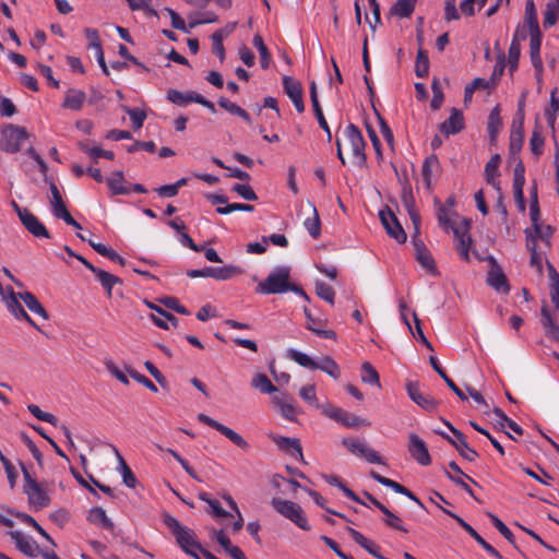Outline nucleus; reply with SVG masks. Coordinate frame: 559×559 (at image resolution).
I'll return each mask as SVG.
<instances>
[{
  "label": "nucleus",
  "mask_w": 559,
  "mask_h": 559,
  "mask_svg": "<svg viewBox=\"0 0 559 559\" xmlns=\"http://www.w3.org/2000/svg\"><path fill=\"white\" fill-rule=\"evenodd\" d=\"M287 292H294L302 296L306 300H309L305 290L300 286L290 282L289 266L275 267L266 278L259 282L255 287V293L263 295L284 294Z\"/></svg>",
  "instance_id": "nucleus-1"
},
{
  "label": "nucleus",
  "mask_w": 559,
  "mask_h": 559,
  "mask_svg": "<svg viewBox=\"0 0 559 559\" xmlns=\"http://www.w3.org/2000/svg\"><path fill=\"white\" fill-rule=\"evenodd\" d=\"M163 522L168 527L170 533L174 535L177 545L187 555L194 559H201L198 551L202 554V545L198 540V536L193 530L183 526L175 516L169 513L163 514Z\"/></svg>",
  "instance_id": "nucleus-2"
},
{
  "label": "nucleus",
  "mask_w": 559,
  "mask_h": 559,
  "mask_svg": "<svg viewBox=\"0 0 559 559\" xmlns=\"http://www.w3.org/2000/svg\"><path fill=\"white\" fill-rule=\"evenodd\" d=\"M271 506L278 514L293 522L300 530H311V525L309 524L302 508L298 503L292 500L273 498L271 500Z\"/></svg>",
  "instance_id": "nucleus-3"
},
{
  "label": "nucleus",
  "mask_w": 559,
  "mask_h": 559,
  "mask_svg": "<svg viewBox=\"0 0 559 559\" xmlns=\"http://www.w3.org/2000/svg\"><path fill=\"white\" fill-rule=\"evenodd\" d=\"M28 138L25 127L10 123L1 131L0 150L9 154L17 153Z\"/></svg>",
  "instance_id": "nucleus-4"
},
{
  "label": "nucleus",
  "mask_w": 559,
  "mask_h": 559,
  "mask_svg": "<svg viewBox=\"0 0 559 559\" xmlns=\"http://www.w3.org/2000/svg\"><path fill=\"white\" fill-rule=\"evenodd\" d=\"M443 423L453 433L454 438L442 431L438 433L452 444L464 460L474 462L478 457V453L469 447L463 432L456 429L450 421L443 419Z\"/></svg>",
  "instance_id": "nucleus-5"
},
{
  "label": "nucleus",
  "mask_w": 559,
  "mask_h": 559,
  "mask_svg": "<svg viewBox=\"0 0 559 559\" xmlns=\"http://www.w3.org/2000/svg\"><path fill=\"white\" fill-rule=\"evenodd\" d=\"M379 218L389 237L395 239L399 243H404L407 235L399 222L396 215L390 207H385L379 212Z\"/></svg>",
  "instance_id": "nucleus-6"
},
{
  "label": "nucleus",
  "mask_w": 559,
  "mask_h": 559,
  "mask_svg": "<svg viewBox=\"0 0 559 559\" xmlns=\"http://www.w3.org/2000/svg\"><path fill=\"white\" fill-rule=\"evenodd\" d=\"M198 420L202 424L210 426L211 428L217 430L219 433L225 436L228 440H230L236 447L240 448L243 451H247L250 445L246 441V439L240 436L238 432L233 430L231 428L218 423L217 420L211 418L210 416L201 413L198 415Z\"/></svg>",
  "instance_id": "nucleus-7"
},
{
  "label": "nucleus",
  "mask_w": 559,
  "mask_h": 559,
  "mask_svg": "<svg viewBox=\"0 0 559 559\" xmlns=\"http://www.w3.org/2000/svg\"><path fill=\"white\" fill-rule=\"evenodd\" d=\"M344 134L349 142L353 155L357 159V165L364 166L367 160V156L365 154L366 141L360 130L355 124L349 123L346 127Z\"/></svg>",
  "instance_id": "nucleus-8"
},
{
  "label": "nucleus",
  "mask_w": 559,
  "mask_h": 559,
  "mask_svg": "<svg viewBox=\"0 0 559 559\" xmlns=\"http://www.w3.org/2000/svg\"><path fill=\"white\" fill-rule=\"evenodd\" d=\"M406 392L408 397L417 404L419 407L427 412H435L439 406V401L431 397L429 394H425L420 390V384L417 381H407L406 382Z\"/></svg>",
  "instance_id": "nucleus-9"
},
{
  "label": "nucleus",
  "mask_w": 559,
  "mask_h": 559,
  "mask_svg": "<svg viewBox=\"0 0 559 559\" xmlns=\"http://www.w3.org/2000/svg\"><path fill=\"white\" fill-rule=\"evenodd\" d=\"M471 228V219L463 218L457 227H453V234L457 240L456 249L461 258L468 262L469 261V247L472 239L468 235Z\"/></svg>",
  "instance_id": "nucleus-10"
},
{
  "label": "nucleus",
  "mask_w": 559,
  "mask_h": 559,
  "mask_svg": "<svg viewBox=\"0 0 559 559\" xmlns=\"http://www.w3.org/2000/svg\"><path fill=\"white\" fill-rule=\"evenodd\" d=\"M488 261L491 266L487 275V284L498 293L508 294L510 292V285L506 274L493 257H489Z\"/></svg>",
  "instance_id": "nucleus-11"
},
{
  "label": "nucleus",
  "mask_w": 559,
  "mask_h": 559,
  "mask_svg": "<svg viewBox=\"0 0 559 559\" xmlns=\"http://www.w3.org/2000/svg\"><path fill=\"white\" fill-rule=\"evenodd\" d=\"M441 510L454 519L456 523L474 539L476 540L489 555L496 557L497 559H502L501 554L493 548L489 543H487L466 521H464L457 514L451 512L450 510L440 507Z\"/></svg>",
  "instance_id": "nucleus-12"
},
{
  "label": "nucleus",
  "mask_w": 559,
  "mask_h": 559,
  "mask_svg": "<svg viewBox=\"0 0 559 559\" xmlns=\"http://www.w3.org/2000/svg\"><path fill=\"white\" fill-rule=\"evenodd\" d=\"M283 87L285 94L293 102L296 110L301 114L305 111V104L302 99V86L301 83L292 76L285 75L283 78Z\"/></svg>",
  "instance_id": "nucleus-13"
},
{
  "label": "nucleus",
  "mask_w": 559,
  "mask_h": 559,
  "mask_svg": "<svg viewBox=\"0 0 559 559\" xmlns=\"http://www.w3.org/2000/svg\"><path fill=\"white\" fill-rule=\"evenodd\" d=\"M269 438L278 447L281 451H284L295 459H304L302 448L299 439L277 436L274 433H270Z\"/></svg>",
  "instance_id": "nucleus-14"
},
{
  "label": "nucleus",
  "mask_w": 559,
  "mask_h": 559,
  "mask_svg": "<svg viewBox=\"0 0 559 559\" xmlns=\"http://www.w3.org/2000/svg\"><path fill=\"white\" fill-rule=\"evenodd\" d=\"M408 451L412 457L423 466L431 464V457L426 443L415 433L409 435Z\"/></svg>",
  "instance_id": "nucleus-15"
},
{
  "label": "nucleus",
  "mask_w": 559,
  "mask_h": 559,
  "mask_svg": "<svg viewBox=\"0 0 559 559\" xmlns=\"http://www.w3.org/2000/svg\"><path fill=\"white\" fill-rule=\"evenodd\" d=\"M464 116L457 108H452L450 117L439 126L440 132L445 136L457 134L464 130Z\"/></svg>",
  "instance_id": "nucleus-16"
},
{
  "label": "nucleus",
  "mask_w": 559,
  "mask_h": 559,
  "mask_svg": "<svg viewBox=\"0 0 559 559\" xmlns=\"http://www.w3.org/2000/svg\"><path fill=\"white\" fill-rule=\"evenodd\" d=\"M304 313L307 319L306 328L309 331L322 338L336 340V333L333 330L325 329L326 321L314 318L307 307L304 308Z\"/></svg>",
  "instance_id": "nucleus-17"
},
{
  "label": "nucleus",
  "mask_w": 559,
  "mask_h": 559,
  "mask_svg": "<svg viewBox=\"0 0 559 559\" xmlns=\"http://www.w3.org/2000/svg\"><path fill=\"white\" fill-rule=\"evenodd\" d=\"M413 243L415 248V257L416 260L419 262V264L426 269L430 274L436 275L437 267L435 259L432 258L431 253L425 246L421 239H418L416 237H413Z\"/></svg>",
  "instance_id": "nucleus-18"
},
{
  "label": "nucleus",
  "mask_w": 559,
  "mask_h": 559,
  "mask_svg": "<svg viewBox=\"0 0 559 559\" xmlns=\"http://www.w3.org/2000/svg\"><path fill=\"white\" fill-rule=\"evenodd\" d=\"M10 537L14 540L16 548L28 557L40 555L39 547L34 539L20 531H11Z\"/></svg>",
  "instance_id": "nucleus-19"
},
{
  "label": "nucleus",
  "mask_w": 559,
  "mask_h": 559,
  "mask_svg": "<svg viewBox=\"0 0 559 559\" xmlns=\"http://www.w3.org/2000/svg\"><path fill=\"white\" fill-rule=\"evenodd\" d=\"M370 477L373 480L378 481L379 484H381V485H383L385 487H389L392 490H394L395 492L401 493V495L407 497L408 499H411L412 501L416 502L418 506L424 508L423 502L409 489H407L406 487H404L400 483H397L395 480H392V479H390L388 477H384V476L380 475L379 473H377L374 471L370 472Z\"/></svg>",
  "instance_id": "nucleus-20"
},
{
  "label": "nucleus",
  "mask_w": 559,
  "mask_h": 559,
  "mask_svg": "<svg viewBox=\"0 0 559 559\" xmlns=\"http://www.w3.org/2000/svg\"><path fill=\"white\" fill-rule=\"evenodd\" d=\"M540 323L545 330V334L551 341L559 343V325L555 321L551 311L546 302L540 309Z\"/></svg>",
  "instance_id": "nucleus-21"
},
{
  "label": "nucleus",
  "mask_w": 559,
  "mask_h": 559,
  "mask_svg": "<svg viewBox=\"0 0 559 559\" xmlns=\"http://www.w3.org/2000/svg\"><path fill=\"white\" fill-rule=\"evenodd\" d=\"M21 223L36 238L49 239L51 237L46 226L31 211L22 216Z\"/></svg>",
  "instance_id": "nucleus-22"
},
{
  "label": "nucleus",
  "mask_w": 559,
  "mask_h": 559,
  "mask_svg": "<svg viewBox=\"0 0 559 559\" xmlns=\"http://www.w3.org/2000/svg\"><path fill=\"white\" fill-rule=\"evenodd\" d=\"M402 202L411 217V221L415 227L416 233L418 234L420 225V215L415 206V199L412 189L407 182L403 186Z\"/></svg>",
  "instance_id": "nucleus-23"
},
{
  "label": "nucleus",
  "mask_w": 559,
  "mask_h": 559,
  "mask_svg": "<svg viewBox=\"0 0 559 559\" xmlns=\"http://www.w3.org/2000/svg\"><path fill=\"white\" fill-rule=\"evenodd\" d=\"M87 521L92 524L99 525L104 530H107L115 534V524L107 516L106 511L102 507H94L88 511Z\"/></svg>",
  "instance_id": "nucleus-24"
},
{
  "label": "nucleus",
  "mask_w": 559,
  "mask_h": 559,
  "mask_svg": "<svg viewBox=\"0 0 559 559\" xmlns=\"http://www.w3.org/2000/svg\"><path fill=\"white\" fill-rule=\"evenodd\" d=\"M24 491L27 495L28 502L37 508L47 507L50 502L49 496L38 483H33V486L25 488Z\"/></svg>",
  "instance_id": "nucleus-25"
},
{
  "label": "nucleus",
  "mask_w": 559,
  "mask_h": 559,
  "mask_svg": "<svg viewBox=\"0 0 559 559\" xmlns=\"http://www.w3.org/2000/svg\"><path fill=\"white\" fill-rule=\"evenodd\" d=\"M85 100H86L85 92H83L81 90H76V88H69L66 92L62 107L66 109L73 110V111H79L82 109Z\"/></svg>",
  "instance_id": "nucleus-26"
},
{
  "label": "nucleus",
  "mask_w": 559,
  "mask_h": 559,
  "mask_svg": "<svg viewBox=\"0 0 559 559\" xmlns=\"http://www.w3.org/2000/svg\"><path fill=\"white\" fill-rule=\"evenodd\" d=\"M524 140L523 134V121H519V126H515V121L513 122L511 134H510V144H509V155L510 158L516 159L518 155L522 148Z\"/></svg>",
  "instance_id": "nucleus-27"
},
{
  "label": "nucleus",
  "mask_w": 559,
  "mask_h": 559,
  "mask_svg": "<svg viewBox=\"0 0 559 559\" xmlns=\"http://www.w3.org/2000/svg\"><path fill=\"white\" fill-rule=\"evenodd\" d=\"M349 536L353 538V540L358 544L360 547H362L365 550H367L370 555H372L377 559H386L383 557L379 551V546H377L372 540L365 537L360 532L347 527L346 528Z\"/></svg>",
  "instance_id": "nucleus-28"
},
{
  "label": "nucleus",
  "mask_w": 559,
  "mask_h": 559,
  "mask_svg": "<svg viewBox=\"0 0 559 559\" xmlns=\"http://www.w3.org/2000/svg\"><path fill=\"white\" fill-rule=\"evenodd\" d=\"M530 56L533 67L538 71H543V61L540 58L542 32L530 33Z\"/></svg>",
  "instance_id": "nucleus-29"
},
{
  "label": "nucleus",
  "mask_w": 559,
  "mask_h": 559,
  "mask_svg": "<svg viewBox=\"0 0 559 559\" xmlns=\"http://www.w3.org/2000/svg\"><path fill=\"white\" fill-rule=\"evenodd\" d=\"M17 296L23 300L25 306L34 313L40 316L43 319L47 320L49 318L48 312L44 308V306L38 301L36 296L31 292L19 293Z\"/></svg>",
  "instance_id": "nucleus-30"
},
{
  "label": "nucleus",
  "mask_w": 559,
  "mask_h": 559,
  "mask_svg": "<svg viewBox=\"0 0 559 559\" xmlns=\"http://www.w3.org/2000/svg\"><path fill=\"white\" fill-rule=\"evenodd\" d=\"M50 192H51V207H52V214L56 218H60L63 215H66L69 211L67 210V206L62 200V195L56 186L55 182H50Z\"/></svg>",
  "instance_id": "nucleus-31"
},
{
  "label": "nucleus",
  "mask_w": 559,
  "mask_h": 559,
  "mask_svg": "<svg viewBox=\"0 0 559 559\" xmlns=\"http://www.w3.org/2000/svg\"><path fill=\"white\" fill-rule=\"evenodd\" d=\"M500 162V155L495 154L491 156V158L487 162L485 166L486 181L496 188H499V181H497L496 178L499 176Z\"/></svg>",
  "instance_id": "nucleus-32"
},
{
  "label": "nucleus",
  "mask_w": 559,
  "mask_h": 559,
  "mask_svg": "<svg viewBox=\"0 0 559 559\" xmlns=\"http://www.w3.org/2000/svg\"><path fill=\"white\" fill-rule=\"evenodd\" d=\"M319 369L328 373L333 379L341 377V370L337 362L330 356H322L316 361V370Z\"/></svg>",
  "instance_id": "nucleus-33"
},
{
  "label": "nucleus",
  "mask_w": 559,
  "mask_h": 559,
  "mask_svg": "<svg viewBox=\"0 0 559 559\" xmlns=\"http://www.w3.org/2000/svg\"><path fill=\"white\" fill-rule=\"evenodd\" d=\"M440 169V162L437 155L431 154L424 160L421 167V175L425 181V185L428 189L431 187V176L433 170Z\"/></svg>",
  "instance_id": "nucleus-34"
},
{
  "label": "nucleus",
  "mask_w": 559,
  "mask_h": 559,
  "mask_svg": "<svg viewBox=\"0 0 559 559\" xmlns=\"http://www.w3.org/2000/svg\"><path fill=\"white\" fill-rule=\"evenodd\" d=\"M309 206L311 209L312 216L305 219L304 226L313 239H318L321 235V222L319 213L317 207L311 202H309Z\"/></svg>",
  "instance_id": "nucleus-35"
},
{
  "label": "nucleus",
  "mask_w": 559,
  "mask_h": 559,
  "mask_svg": "<svg viewBox=\"0 0 559 559\" xmlns=\"http://www.w3.org/2000/svg\"><path fill=\"white\" fill-rule=\"evenodd\" d=\"M96 280L100 283L103 288L107 292L108 297H111L112 288L116 284H121L122 281L116 276L106 272L102 269H98L95 273Z\"/></svg>",
  "instance_id": "nucleus-36"
},
{
  "label": "nucleus",
  "mask_w": 559,
  "mask_h": 559,
  "mask_svg": "<svg viewBox=\"0 0 559 559\" xmlns=\"http://www.w3.org/2000/svg\"><path fill=\"white\" fill-rule=\"evenodd\" d=\"M114 452L119 461L120 465V472L122 475L123 484L129 488H135L138 479L131 468L128 466L126 461L123 460L122 455L119 453L118 449L116 447H112Z\"/></svg>",
  "instance_id": "nucleus-37"
},
{
  "label": "nucleus",
  "mask_w": 559,
  "mask_h": 559,
  "mask_svg": "<svg viewBox=\"0 0 559 559\" xmlns=\"http://www.w3.org/2000/svg\"><path fill=\"white\" fill-rule=\"evenodd\" d=\"M524 23L527 25L530 33L540 32L537 12L533 0H526Z\"/></svg>",
  "instance_id": "nucleus-38"
},
{
  "label": "nucleus",
  "mask_w": 559,
  "mask_h": 559,
  "mask_svg": "<svg viewBox=\"0 0 559 559\" xmlns=\"http://www.w3.org/2000/svg\"><path fill=\"white\" fill-rule=\"evenodd\" d=\"M124 177L122 171H116L107 179V186L115 195H126L130 193V189L124 187Z\"/></svg>",
  "instance_id": "nucleus-39"
},
{
  "label": "nucleus",
  "mask_w": 559,
  "mask_h": 559,
  "mask_svg": "<svg viewBox=\"0 0 559 559\" xmlns=\"http://www.w3.org/2000/svg\"><path fill=\"white\" fill-rule=\"evenodd\" d=\"M218 105L225 109L226 111H228L229 114L231 115H236L238 117H240L241 119H243L246 122L248 123H251V117L250 115L243 109L241 108L240 106H238L237 104L230 102L228 98L226 97H221L218 99Z\"/></svg>",
  "instance_id": "nucleus-40"
},
{
  "label": "nucleus",
  "mask_w": 559,
  "mask_h": 559,
  "mask_svg": "<svg viewBox=\"0 0 559 559\" xmlns=\"http://www.w3.org/2000/svg\"><path fill=\"white\" fill-rule=\"evenodd\" d=\"M416 0H397L390 13L400 17H409L414 12Z\"/></svg>",
  "instance_id": "nucleus-41"
},
{
  "label": "nucleus",
  "mask_w": 559,
  "mask_h": 559,
  "mask_svg": "<svg viewBox=\"0 0 559 559\" xmlns=\"http://www.w3.org/2000/svg\"><path fill=\"white\" fill-rule=\"evenodd\" d=\"M501 127L502 120L500 117V109L499 106H496L489 114L487 124L488 133L491 141H495L497 139V135Z\"/></svg>",
  "instance_id": "nucleus-42"
},
{
  "label": "nucleus",
  "mask_w": 559,
  "mask_h": 559,
  "mask_svg": "<svg viewBox=\"0 0 559 559\" xmlns=\"http://www.w3.org/2000/svg\"><path fill=\"white\" fill-rule=\"evenodd\" d=\"M437 204V219L439 225L448 231L451 229L453 231V227H457L459 225H455L454 222H452L450 217V212L448 207L443 204H441L438 200H436Z\"/></svg>",
  "instance_id": "nucleus-43"
},
{
  "label": "nucleus",
  "mask_w": 559,
  "mask_h": 559,
  "mask_svg": "<svg viewBox=\"0 0 559 559\" xmlns=\"http://www.w3.org/2000/svg\"><path fill=\"white\" fill-rule=\"evenodd\" d=\"M11 294H12V301L10 302L9 307H10L12 313L17 319H24L28 324H31L36 330H40L39 326L35 323V321L25 311L23 306L17 301L15 294L13 292H11Z\"/></svg>",
  "instance_id": "nucleus-44"
},
{
  "label": "nucleus",
  "mask_w": 559,
  "mask_h": 559,
  "mask_svg": "<svg viewBox=\"0 0 559 559\" xmlns=\"http://www.w3.org/2000/svg\"><path fill=\"white\" fill-rule=\"evenodd\" d=\"M241 272V269L236 265L212 267V278L218 281H227L234 277L235 275L240 274Z\"/></svg>",
  "instance_id": "nucleus-45"
},
{
  "label": "nucleus",
  "mask_w": 559,
  "mask_h": 559,
  "mask_svg": "<svg viewBox=\"0 0 559 559\" xmlns=\"http://www.w3.org/2000/svg\"><path fill=\"white\" fill-rule=\"evenodd\" d=\"M14 515L24 524L31 525L32 528H35L46 540L56 546L50 535L37 523L33 516L23 512H15Z\"/></svg>",
  "instance_id": "nucleus-46"
},
{
  "label": "nucleus",
  "mask_w": 559,
  "mask_h": 559,
  "mask_svg": "<svg viewBox=\"0 0 559 559\" xmlns=\"http://www.w3.org/2000/svg\"><path fill=\"white\" fill-rule=\"evenodd\" d=\"M415 72L418 78H425L429 73L428 53L423 48H419L417 52Z\"/></svg>",
  "instance_id": "nucleus-47"
},
{
  "label": "nucleus",
  "mask_w": 559,
  "mask_h": 559,
  "mask_svg": "<svg viewBox=\"0 0 559 559\" xmlns=\"http://www.w3.org/2000/svg\"><path fill=\"white\" fill-rule=\"evenodd\" d=\"M252 44L259 51L261 68L266 69L271 61V55L269 52L267 47L264 45L262 36L255 34Z\"/></svg>",
  "instance_id": "nucleus-48"
},
{
  "label": "nucleus",
  "mask_w": 559,
  "mask_h": 559,
  "mask_svg": "<svg viewBox=\"0 0 559 559\" xmlns=\"http://www.w3.org/2000/svg\"><path fill=\"white\" fill-rule=\"evenodd\" d=\"M559 19V0L548 2L544 12V26L550 27Z\"/></svg>",
  "instance_id": "nucleus-49"
},
{
  "label": "nucleus",
  "mask_w": 559,
  "mask_h": 559,
  "mask_svg": "<svg viewBox=\"0 0 559 559\" xmlns=\"http://www.w3.org/2000/svg\"><path fill=\"white\" fill-rule=\"evenodd\" d=\"M361 381L380 386L379 373L369 361L361 365Z\"/></svg>",
  "instance_id": "nucleus-50"
},
{
  "label": "nucleus",
  "mask_w": 559,
  "mask_h": 559,
  "mask_svg": "<svg viewBox=\"0 0 559 559\" xmlns=\"http://www.w3.org/2000/svg\"><path fill=\"white\" fill-rule=\"evenodd\" d=\"M287 356L290 359H293L295 362H297L298 365H300L305 368H308L310 370H316V361L317 360L312 359L307 354H304L301 352H298V350L292 348V349H288Z\"/></svg>",
  "instance_id": "nucleus-51"
},
{
  "label": "nucleus",
  "mask_w": 559,
  "mask_h": 559,
  "mask_svg": "<svg viewBox=\"0 0 559 559\" xmlns=\"http://www.w3.org/2000/svg\"><path fill=\"white\" fill-rule=\"evenodd\" d=\"M527 235V249L531 252V265L535 266L538 271H542V255L536 251V239L538 236H532L528 230H525Z\"/></svg>",
  "instance_id": "nucleus-52"
},
{
  "label": "nucleus",
  "mask_w": 559,
  "mask_h": 559,
  "mask_svg": "<svg viewBox=\"0 0 559 559\" xmlns=\"http://www.w3.org/2000/svg\"><path fill=\"white\" fill-rule=\"evenodd\" d=\"M251 385L262 393H273L277 391L276 386L273 385L271 380L264 373L257 374L252 379Z\"/></svg>",
  "instance_id": "nucleus-53"
},
{
  "label": "nucleus",
  "mask_w": 559,
  "mask_h": 559,
  "mask_svg": "<svg viewBox=\"0 0 559 559\" xmlns=\"http://www.w3.org/2000/svg\"><path fill=\"white\" fill-rule=\"evenodd\" d=\"M544 144L545 141L544 136L542 135V131L538 127H535L530 139V148L536 157H539L543 154Z\"/></svg>",
  "instance_id": "nucleus-54"
},
{
  "label": "nucleus",
  "mask_w": 559,
  "mask_h": 559,
  "mask_svg": "<svg viewBox=\"0 0 559 559\" xmlns=\"http://www.w3.org/2000/svg\"><path fill=\"white\" fill-rule=\"evenodd\" d=\"M340 424L347 428H357L360 426H369L370 423L355 414L344 409Z\"/></svg>",
  "instance_id": "nucleus-55"
},
{
  "label": "nucleus",
  "mask_w": 559,
  "mask_h": 559,
  "mask_svg": "<svg viewBox=\"0 0 559 559\" xmlns=\"http://www.w3.org/2000/svg\"><path fill=\"white\" fill-rule=\"evenodd\" d=\"M487 515L490 519V522L492 523V525L499 531V533L508 542H510L512 545L515 546L514 535L510 531V528L497 515H495L493 513L488 512Z\"/></svg>",
  "instance_id": "nucleus-56"
},
{
  "label": "nucleus",
  "mask_w": 559,
  "mask_h": 559,
  "mask_svg": "<svg viewBox=\"0 0 559 559\" xmlns=\"http://www.w3.org/2000/svg\"><path fill=\"white\" fill-rule=\"evenodd\" d=\"M381 512L384 514V516H385L384 523L389 527L400 531V532H403V533L408 532V530L403 525V521L401 520V518H399L396 514H394L386 507Z\"/></svg>",
  "instance_id": "nucleus-57"
},
{
  "label": "nucleus",
  "mask_w": 559,
  "mask_h": 559,
  "mask_svg": "<svg viewBox=\"0 0 559 559\" xmlns=\"http://www.w3.org/2000/svg\"><path fill=\"white\" fill-rule=\"evenodd\" d=\"M27 409L37 419H39L41 421H45V423H48V424H51L52 426H57L58 418L53 414H50V413L41 411L39 408V406H37L35 404H29L27 406Z\"/></svg>",
  "instance_id": "nucleus-58"
},
{
  "label": "nucleus",
  "mask_w": 559,
  "mask_h": 559,
  "mask_svg": "<svg viewBox=\"0 0 559 559\" xmlns=\"http://www.w3.org/2000/svg\"><path fill=\"white\" fill-rule=\"evenodd\" d=\"M225 37L223 29L215 31L211 38L213 43V52L219 58L221 61L225 59V49L223 46V39Z\"/></svg>",
  "instance_id": "nucleus-59"
},
{
  "label": "nucleus",
  "mask_w": 559,
  "mask_h": 559,
  "mask_svg": "<svg viewBox=\"0 0 559 559\" xmlns=\"http://www.w3.org/2000/svg\"><path fill=\"white\" fill-rule=\"evenodd\" d=\"M508 55H509V70L511 72H513L518 69L519 58L521 55V45L518 43L516 39L511 41Z\"/></svg>",
  "instance_id": "nucleus-60"
},
{
  "label": "nucleus",
  "mask_w": 559,
  "mask_h": 559,
  "mask_svg": "<svg viewBox=\"0 0 559 559\" xmlns=\"http://www.w3.org/2000/svg\"><path fill=\"white\" fill-rule=\"evenodd\" d=\"M316 293L321 299L328 301L331 305L334 304L335 292L330 285L323 282H317Z\"/></svg>",
  "instance_id": "nucleus-61"
},
{
  "label": "nucleus",
  "mask_w": 559,
  "mask_h": 559,
  "mask_svg": "<svg viewBox=\"0 0 559 559\" xmlns=\"http://www.w3.org/2000/svg\"><path fill=\"white\" fill-rule=\"evenodd\" d=\"M488 82L485 79L476 78L473 82L465 86L464 90V103L471 102L473 94L476 93L478 88H487Z\"/></svg>",
  "instance_id": "nucleus-62"
},
{
  "label": "nucleus",
  "mask_w": 559,
  "mask_h": 559,
  "mask_svg": "<svg viewBox=\"0 0 559 559\" xmlns=\"http://www.w3.org/2000/svg\"><path fill=\"white\" fill-rule=\"evenodd\" d=\"M20 439L25 443L33 457L36 460L39 466L43 465V454L34 441L28 437V435L24 431L20 432Z\"/></svg>",
  "instance_id": "nucleus-63"
},
{
  "label": "nucleus",
  "mask_w": 559,
  "mask_h": 559,
  "mask_svg": "<svg viewBox=\"0 0 559 559\" xmlns=\"http://www.w3.org/2000/svg\"><path fill=\"white\" fill-rule=\"evenodd\" d=\"M123 110L129 115L134 129H141L146 118V112L136 108L122 106Z\"/></svg>",
  "instance_id": "nucleus-64"
}]
</instances>
